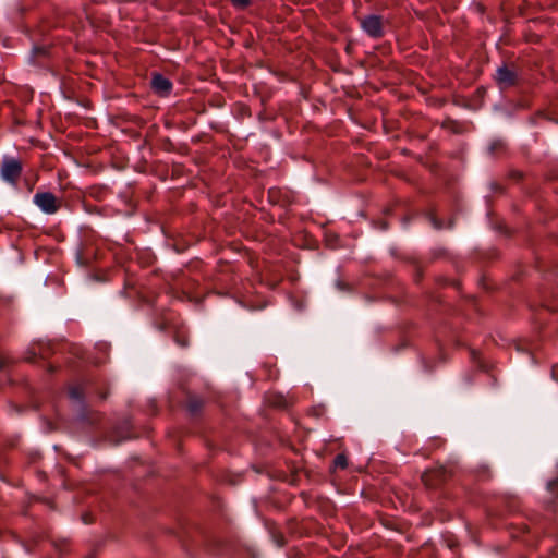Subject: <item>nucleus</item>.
I'll use <instances>...</instances> for the list:
<instances>
[{"instance_id": "1", "label": "nucleus", "mask_w": 558, "mask_h": 558, "mask_svg": "<svg viewBox=\"0 0 558 558\" xmlns=\"http://www.w3.org/2000/svg\"><path fill=\"white\" fill-rule=\"evenodd\" d=\"M34 203L46 214H54L58 209L56 197L50 192L36 193Z\"/></svg>"}, {"instance_id": "2", "label": "nucleus", "mask_w": 558, "mask_h": 558, "mask_svg": "<svg viewBox=\"0 0 558 558\" xmlns=\"http://www.w3.org/2000/svg\"><path fill=\"white\" fill-rule=\"evenodd\" d=\"M363 31L371 37L378 38L383 35V22L378 15H368L361 21Z\"/></svg>"}, {"instance_id": "3", "label": "nucleus", "mask_w": 558, "mask_h": 558, "mask_svg": "<svg viewBox=\"0 0 558 558\" xmlns=\"http://www.w3.org/2000/svg\"><path fill=\"white\" fill-rule=\"evenodd\" d=\"M21 165L15 159L4 160L1 167V177L10 183H14L21 173Z\"/></svg>"}, {"instance_id": "4", "label": "nucleus", "mask_w": 558, "mask_h": 558, "mask_svg": "<svg viewBox=\"0 0 558 558\" xmlns=\"http://www.w3.org/2000/svg\"><path fill=\"white\" fill-rule=\"evenodd\" d=\"M151 85H153L154 90L162 96L168 95L172 87L170 81L160 74L154 75V77L151 80Z\"/></svg>"}, {"instance_id": "5", "label": "nucleus", "mask_w": 558, "mask_h": 558, "mask_svg": "<svg viewBox=\"0 0 558 558\" xmlns=\"http://www.w3.org/2000/svg\"><path fill=\"white\" fill-rule=\"evenodd\" d=\"M496 81L502 87L509 86L514 81V74L506 66H501L496 72Z\"/></svg>"}, {"instance_id": "6", "label": "nucleus", "mask_w": 558, "mask_h": 558, "mask_svg": "<svg viewBox=\"0 0 558 558\" xmlns=\"http://www.w3.org/2000/svg\"><path fill=\"white\" fill-rule=\"evenodd\" d=\"M335 465L339 468H345L347 466V458L343 454H338L335 459Z\"/></svg>"}, {"instance_id": "7", "label": "nucleus", "mask_w": 558, "mask_h": 558, "mask_svg": "<svg viewBox=\"0 0 558 558\" xmlns=\"http://www.w3.org/2000/svg\"><path fill=\"white\" fill-rule=\"evenodd\" d=\"M232 2L234 5L245 7L246 4H248L250 0H232Z\"/></svg>"}, {"instance_id": "8", "label": "nucleus", "mask_w": 558, "mask_h": 558, "mask_svg": "<svg viewBox=\"0 0 558 558\" xmlns=\"http://www.w3.org/2000/svg\"><path fill=\"white\" fill-rule=\"evenodd\" d=\"M432 222L436 229H440L441 226L438 223V221L435 218H432Z\"/></svg>"}, {"instance_id": "9", "label": "nucleus", "mask_w": 558, "mask_h": 558, "mask_svg": "<svg viewBox=\"0 0 558 558\" xmlns=\"http://www.w3.org/2000/svg\"><path fill=\"white\" fill-rule=\"evenodd\" d=\"M70 395L72 398H77L76 391L74 389L71 390Z\"/></svg>"}]
</instances>
